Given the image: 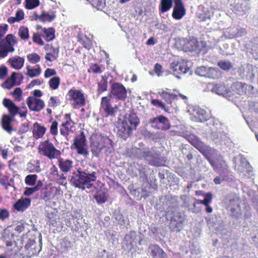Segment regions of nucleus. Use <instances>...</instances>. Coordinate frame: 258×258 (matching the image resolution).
<instances>
[{"instance_id":"19","label":"nucleus","mask_w":258,"mask_h":258,"mask_svg":"<svg viewBox=\"0 0 258 258\" xmlns=\"http://www.w3.org/2000/svg\"><path fill=\"white\" fill-rule=\"evenodd\" d=\"M252 88V87L251 85L241 82L234 83L231 86L232 91L240 95L247 94Z\"/></svg>"},{"instance_id":"23","label":"nucleus","mask_w":258,"mask_h":258,"mask_svg":"<svg viewBox=\"0 0 258 258\" xmlns=\"http://www.w3.org/2000/svg\"><path fill=\"white\" fill-rule=\"evenodd\" d=\"M148 251L152 258H167L166 254L157 245L150 244Z\"/></svg>"},{"instance_id":"29","label":"nucleus","mask_w":258,"mask_h":258,"mask_svg":"<svg viewBox=\"0 0 258 258\" xmlns=\"http://www.w3.org/2000/svg\"><path fill=\"white\" fill-rule=\"evenodd\" d=\"M11 79V83H10L9 79L7 80L4 83L2 84V87L7 88L8 90L11 89L13 87L17 85H19L20 82H17V73L13 72L10 78Z\"/></svg>"},{"instance_id":"56","label":"nucleus","mask_w":258,"mask_h":258,"mask_svg":"<svg viewBox=\"0 0 258 258\" xmlns=\"http://www.w3.org/2000/svg\"><path fill=\"white\" fill-rule=\"evenodd\" d=\"M57 125L58 123L57 121H53L50 127V133L52 135H56L57 134Z\"/></svg>"},{"instance_id":"1","label":"nucleus","mask_w":258,"mask_h":258,"mask_svg":"<svg viewBox=\"0 0 258 258\" xmlns=\"http://www.w3.org/2000/svg\"><path fill=\"white\" fill-rule=\"evenodd\" d=\"M96 179L95 172H90L88 170H78L77 173H74L71 177V182L75 187L84 190L86 188H91L93 186L91 181L96 180Z\"/></svg>"},{"instance_id":"13","label":"nucleus","mask_w":258,"mask_h":258,"mask_svg":"<svg viewBox=\"0 0 258 258\" xmlns=\"http://www.w3.org/2000/svg\"><path fill=\"white\" fill-rule=\"evenodd\" d=\"M186 217L183 214L175 213L171 218L170 227L173 230L179 232L183 227Z\"/></svg>"},{"instance_id":"11","label":"nucleus","mask_w":258,"mask_h":258,"mask_svg":"<svg viewBox=\"0 0 258 258\" xmlns=\"http://www.w3.org/2000/svg\"><path fill=\"white\" fill-rule=\"evenodd\" d=\"M143 158L147 160L150 164L155 166H160L162 165L160 154L153 149H144Z\"/></svg>"},{"instance_id":"42","label":"nucleus","mask_w":258,"mask_h":258,"mask_svg":"<svg viewBox=\"0 0 258 258\" xmlns=\"http://www.w3.org/2000/svg\"><path fill=\"white\" fill-rule=\"evenodd\" d=\"M25 7L28 10H32L39 5V0H25Z\"/></svg>"},{"instance_id":"52","label":"nucleus","mask_w":258,"mask_h":258,"mask_svg":"<svg viewBox=\"0 0 258 258\" xmlns=\"http://www.w3.org/2000/svg\"><path fill=\"white\" fill-rule=\"evenodd\" d=\"M151 103L154 106H158L161 108L162 109H164L165 111H167V110L166 109L165 105L163 103V102L157 99H152L151 100Z\"/></svg>"},{"instance_id":"37","label":"nucleus","mask_w":258,"mask_h":258,"mask_svg":"<svg viewBox=\"0 0 258 258\" xmlns=\"http://www.w3.org/2000/svg\"><path fill=\"white\" fill-rule=\"evenodd\" d=\"M43 31L45 34V37L47 41H51L55 38L54 29L52 27L48 29L44 28Z\"/></svg>"},{"instance_id":"10","label":"nucleus","mask_w":258,"mask_h":258,"mask_svg":"<svg viewBox=\"0 0 258 258\" xmlns=\"http://www.w3.org/2000/svg\"><path fill=\"white\" fill-rule=\"evenodd\" d=\"M187 140L202 154H206L208 151H212V148L205 145L197 136L190 134L186 137Z\"/></svg>"},{"instance_id":"18","label":"nucleus","mask_w":258,"mask_h":258,"mask_svg":"<svg viewBox=\"0 0 258 258\" xmlns=\"http://www.w3.org/2000/svg\"><path fill=\"white\" fill-rule=\"evenodd\" d=\"M212 92H215L219 95L229 98L233 95L232 92L228 86L222 84H217L214 85L211 89Z\"/></svg>"},{"instance_id":"3","label":"nucleus","mask_w":258,"mask_h":258,"mask_svg":"<svg viewBox=\"0 0 258 258\" xmlns=\"http://www.w3.org/2000/svg\"><path fill=\"white\" fill-rule=\"evenodd\" d=\"M176 47L184 51L195 52L199 53L203 47L205 45L203 41L199 42L197 38H192L188 39L187 38H180L176 42Z\"/></svg>"},{"instance_id":"51","label":"nucleus","mask_w":258,"mask_h":258,"mask_svg":"<svg viewBox=\"0 0 258 258\" xmlns=\"http://www.w3.org/2000/svg\"><path fill=\"white\" fill-rule=\"evenodd\" d=\"M207 68L205 66L198 67L196 71V74L200 76L205 77Z\"/></svg>"},{"instance_id":"53","label":"nucleus","mask_w":258,"mask_h":258,"mask_svg":"<svg viewBox=\"0 0 258 258\" xmlns=\"http://www.w3.org/2000/svg\"><path fill=\"white\" fill-rule=\"evenodd\" d=\"M224 132L223 131H215L213 129L212 132V136L214 139H221L223 138Z\"/></svg>"},{"instance_id":"40","label":"nucleus","mask_w":258,"mask_h":258,"mask_svg":"<svg viewBox=\"0 0 258 258\" xmlns=\"http://www.w3.org/2000/svg\"><path fill=\"white\" fill-rule=\"evenodd\" d=\"M38 19L42 22H51L55 18V15L54 14L49 15L45 12H43L41 15L38 16Z\"/></svg>"},{"instance_id":"32","label":"nucleus","mask_w":258,"mask_h":258,"mask_svg":"<svg viewBox=\"0 0 258 258\" xmlns=\"http://www.w3.org/2000/svg\"><path fill=\"white\" fill-rule=\"evenodd\" d=\"M86 141V140L84 133L81 132L79 135L76 136L75 138L73 145L75 146V148L78 147L85 146Z\"/></svg>"},{"instance_id":"50","label":"nucleus","mask_w":258,"mask_h":258,"mask_svg":"<svg viewBox=\"0 0 258 258\" xmlns=\"http://www.w3.org/2000/svg\"><path fill=\"white\" fill-rule=\"evenodd\" d=\"M35 124L37 125L36 135L38 138H41L45 134L46 129L44 126L40 125L38 123Z\"/></svg>"},{"instance_id":"8","label":"nucleus","mask_w":258,"mask_h":258,"mask_svg":"<svg viewBox=\"0 0 258 258\" xmlns=\"http://www.w3.org/2000/svg\"><path fill=\"white\" fill-rule=\"evenodd\" d=\"M126 90L125 87L119 83H113L110 92L107 97H112L118 100H123L126 97Z\"/></svg>"},{"instance_id":"27","label":"nucleus","mask_w":258,"mask_h":258,"mask_svg":"<svg viewBox=\"0 0 258 258\" xmlns=\"http://www.w3.org/2000/svg\"><path fill=\"white\" fill-rule=\"evenodd\" d=\"M123 121L128 123L129 127L133 130H136L137 126L140 123L139 118L138 117L137 114L133 112L128 114V116H126Z\"/></svg>"},{"instance_id":"7","label":"nucleus","mask_w":258,"mask_h":258,"mask_svg":"<svg viewBox=\"0 0 258 258\" xmlns=\"http://www.w3.org/2000/svg\"><path fill=\"white\" fill-rule=\"evenodd\" d=\"M5 40L7 46L0 42V56L2 58L5 57L8 52H14L15 49L13 46L17 43L16 37L11 34H8Z\"/></svg>"},{"instance_id":"4","label":"nucleus","mask_w":258,"mask_h":258,"mask_svg":"<svg viewBox=\"0 0 258 258\" xmlns=\"http://www.w3.org/2000/svg\"><path fill=\"white\" fill-rule=\"evenodd\" d=\"M25 239H27V235H23L21 237V243L23 244L26 243L24 246L25 254L28 257H31L33 255L38 254L41 250L42 247V236L41 234H39V248L36 247L35 240L34 238H30L25 241Z\"/></svg>"},{"instance_id":"45","label":"nucleus","mask_w":258,"mask_h":258,"mask_svg":"<svg viewBox=\"0 0 258 258\" xmlns=\"http://www.w3.org/2000/svg\"><path fill=\"white\" fill-rule=\"evenodd\" d=\"M218 66L224 71H229L233 67L232 63L229 61L226 60H222L218 62Z\"/></svg>"},{"instance_id":"41","label":"nucleus","mask_w":258,"mask_h":258,"mask_svg":"<svg viewBox=\"0 0 258 258\" xmlns=\"http://www.w3.org/2000/svg\"><path fill=\"white\" fill-rule=\"evenodd\" d=\"M212 199V195L210 192L206 193L204 196V199L203 200H196L197 204H203L205 206H207L211 202Z\"/></svg>"},{"instance_id":"36","label":"nucleus","mask_w":258,"mask_h":258,"mask_svg":"<svg viewBox=\"0 0 258 258\" xmlns=\"http://www.w3.org/2000/svg\"><path fill=\"white\" fill-rule=\"evenodd\" d=\"M159 94L169 104H171L172 101L177 96L176 94H170L166 91H163L162 93H159Z\"/></svg>"},{"instance_id":"62","label":"nucleus","mask_w":258,"mask_h":258,"mask_svg":"<svg viewBox=\"0 0 258 258\" xmlns=\"http://www.w3.org/2000/svg\"><path fill=\"white\" fill-rule=\"evenodd\" d=\"M181 153L183 156H185L187 154L189 153L191 151H195L193 148L185 146L183 147L181 149Z\"/></svg>"},{"instance_id":"31","label":"nucleus","mask_w":258,"mask_h":258,"mask_svg":"<svg viewBox=\"0 0 258 258\" xmlns=\"http://www.w3.org/2000/svg\"><path fill=\"white\" fill-rule=\"evenodd\" d=\"M9 62L13 68L16 70H20L24 65V59L20 56H17L9 58Z\"/></svg>"},{"instance_id":"30","label":"nucleus","mask_w":258,"mask_h":258,"mask_svg":"<svg viewBox=\"0 0 258 258\" xmlns=\"http://www.w3.org/2000/svg\"><path fill=\"white\" fill-rule=\"evenodd\" d=\"M58 166L62 172L67 173L73 167V162L69 159H58Z\"/></svg>"},{"instance_id":"46","label":"nucleus","mask_w":258,"mask_h":258,"mask_svg":"<svg viewBox=\"0 0 258 258\" xmlns=\"http://www.w3.org/2000/svg\"><path fill=\"white\" fill-rule=\"evenodd\" d=\"M60 83V79L58 77H54L51 78L49 81V85L50 87L53 89H56Z\"/></svg>"},{"instance_id":"16","label":"nucleus","mask_w":258,"mask_h":258,"mask_svg":"<svg viewBox=\"0 0 258 258\" xmlns=\"http://www.w3.org/2000/svg\"><path fill=\"white\" fill-rule=\"evenodd\" d=\"M109 97L105 96L101 98V107L104 110L107 115L114 116L117 112L118 107L116 105L112 107L110 103V99Z\"/></svg>"},{"instance_id":"15","label":"nucleus","mask_w":258,"mask_h":258,"mask_svg":"<svg viewBox=\"0 0 258 258\" xmlns=\"http://www.w3.org/2000/svg\"><path fill=\"white\" fill-rule=\"evenodd\" d=\"M133 130L129 127V124L126 122L122 121L121 122L117 123L115 132L116 133L118 137L122 138L123 140L130 136L131 132Z\"/></svg>"},{"instance_id":"63","label":"nucleus","mask_w":258,"mask_h":258,"mask_svg":"<svg viewBox=\"0 0 258 258\" xmlns=\"http://www.w3.org/2000/svg\"><path fill=\"white\" fill-rule=\"evenodd\" d=\"M9 216V212L4 209H2L1 211H0V219L1 220H4L6 218H8Z\"/></svg>"},{"instance_id":"39","label":"nucleus","mask_w":258,"mask_h":258,"mask_svg":"<svg viewBox=\"0 0 258 258\" xmlns=\"http://www.w3.org/2000/svg\"><path fill=\"white\" fill-rule=\"evenodd\" d=\"M172 5V0H161L160 10L162 13L168 11Z\"/></svg>"},{"instance_id":"43","label":"nucleus","mask_w":258,"mask_h":258,"mask_svg":"<svg viewBox=\"0 0 258 258\" xmlns=\"http://www.w3.org/2000/svg\"><path fill=\"white\" fill-rule=\"evenodd\" d=\"M98 91L99 93L101 92H104L106 91L107 89V81L104 77L102 76L101 81L98 83Z\"/></svg>"},{"instance_id":"28","label":"nucleus","mask_w":258,"mask_h":258,"mask_svg":"<svg viewBox=\"0 0 258 258\" xmlns=\"http://www.w3.org/2000/svg\"><path fill=\"white\" fill-rule=\"evenodd\" d=\"M31 200L29 198H21L14 205L15 209L18 211H24L30 205Z\"/></svg>"},{"instance_id":"26","label":"nucleus","mask_w":258,"mask_h":258,"mask_svg":"<svg viewBox=\"0 0 258 258\" xmlns=\"http://www.w3.org/2000/svg\"><path fill=\"white\" fill-rule=\"evenodd\" d=\"M136 233L135 231H131L125 235L124 238V244L128 250H131L136 244Z\"/></svg>"},{"instance_id":"57","label":"nucleus","mask_w":258,"mask_h":258,"mask_svg":"<svg viewBox=\"0 0 258 258\" xmlns=\"http://www.w3.org/2000/svg\"><path fill=\"white\" fill-rule=\"evenodd\" d=\"M33 41L40 45H44V42L41 39L39 34L34 33L33 36Z\"/></svg>"},{"instance_id":"34","label":"nucleus","mask_w":258,"mask_h":258,"mask_svg":"<svg viewBox=\"0 0 258 258\" xmlns=\"http://www.w3.org/2000/svg\"><path fill=\"white\" fill-rule=\"evenodd\" d=\"M27 73L26 75L31 78L37 77L41 74V70L39 65H36L34 68H31L30 66L27 67Z\"/></svg>"},{"instance_id":"61","label":"nucleus","mask_w":258,"mask_h":258,"mask_svg":"<svg viewBox=\"0 0 258 258\" xmlns=\"http://www.w3.org/2000/svg\"><path fill=\"white\" fill-rule=\"evenodd\" d=\"M88 71L94 73H99L101 72L100 68L96 64L91 66Z\"/></svg>"},{"instance_id":"44","label":"nucleus","mask_w":258,"mask_h":258,"mask_svg":"<svg viewBox=\"0 0 258 258\" xmlns=\"http://www.w3.org/2000/svg\"><path fill=\"white\" fill-rule=\"evenodd\" d=\"M37 178L36 174H30L26 176L25 182L28 185H34Z\"/></svg>"},{"instance_id":"60","label":"nucleus","mask_w":258,"mask_h":258,"mask_svg":"<svg viewBox=\"0 0 258 258\" xmlns=\"http://www.w3.org/2000/svg\"><path fill=\"white\" fill-rule=\"evenodd\" d=\"M8 69L6 67L2 66L0 67V79H3L7 75Z\"/></svg>"},{"instance_id":"22","label":"nucleus","mask_w":258,"mask_h":258,"mask_svg":"<svg viewBox=\"0 0 258 258\" xmlns=\"http://www.w3.org/2000/svg\"><path fill=\"white\" fill-rule=\"evenodd\" d=\"M17 236L14 233L10 232L8 230H4L2 234V239L5 242L7 247L17 246V243L15 240V237Z\"/></svg>"},{"instance_id":"21","label":"nucleus","mask_w":258,"mask_h":258,"mask_svg":"<svg viewBox=\"0 0 258 258\" xmlns=\"http://www.w3.org/2000/svg\"><path fill=\"white\" fill-rule=\"evenodd\" d=\"M69 95L74 100L73 105L74 108L78 106H83L85 104V99L83 94L79 90L70 91Z\"/></svg>"},{"instance_id":"25","label":"nucleus","mask_w":258,"mask_h":258,"mask_svg":"<svg viewBox=\"0 0 258 258\" xmlns=\"http://www.w3.org/2000/svg\"><path fill=\"white\" fill-rule=\"evenodd\" d=\"M14 117L10 116L8 114H4L3 115L1 124L3 128L9 133H11L13 131V127L11 123L14 121Z\"/></svg>"},{"instance_id":"12","label":"nucleus","mask_w":258,"mask_h":258,"mask_svg":"<svg viewBox=\"0 0 258 258\" xmlns=\"http://www.w3.org/2000/svg\"><path fill=\"white\" fill-rule=\"evenodd\" d=\"M228 208L231 216L238 218L241 215L240 200L236 196H232L229 198Z\"/></svg>"},{"instance_id":"9","label":"nucleus","mask_w":258,"mask_h":258,"mask_svg":"<svg viewBox=\"0 0 258 258\" xmlns=\"http://www.w3.org/2000/svg\"><path fill=\"white\" fill-rule=\"evenodd\" d=\"M147 123L151 124L152 127L158 130H167L170 128L168 118L163 115L151 118L147 121Z\"/></svg>"},{"instance_id":"5","label":"nucleus","mask_w":258,"mask_h":258,"mask_svg":"<svg viewBox=\"0 0 258 258\" xmlns=\"http://www.w3.org/2000/svg\"><path fill=\"white\" fill-rule=\"evenodd\" d=\"M235 168L239 175L242 177L248 178L254 175L252 166L242 156L239 159V163L235 165Z\"/></svg>"},{"instance_id":"35","label":"nucleus","mask_w":258,"mask_h":258,"mask_svg":"<svg viewBox=\"0 0 258 258\" xmlns=\"http://www.w3.org/2000/svg\"><path fill=\"white\" fill-rule=\"evenodd\" d=\"M144 149H141L138 148L134 147L131 149L130 152L128 153L131 157H135L138 159H141L143 158V153Z\"/></svg>"},{"instance_id":"54","label":"nucleus","mask_w":258,"mask_h":258,"mask_svg":"<svg viewBox=\"0 0 258 258\" xmlns=\"http://www.w3.org/2000/svg\"><path fill=\"white\" fill-rule=\"evenodd\" d=\"M115 218L118 224L123 225L124 224V218L122 214L119 212H116L114 214Z\"/></svg>"},{"instance_id":"59","label":"nucleus","mask_w":258,"mask_h":258,"mask_svg":"<svg viewBox=\"0 0 258 258\" xmlns=\"http://www.w3.org/2000/svg\"><path fill=\"white\" fill-rule=\"evenodd\" d=\"M94 5H96L98 9H102L105 6V0H97L93 2Z\"/></svg>"},{"instance_id":"24","label":"nucleus","mask_w":258,"mask_h":258,"mask_svg":"<svg viewBox=\"0 0 258 258\" xmlns=\"http://www.w3.org/2000/svg\"><path fill=\"white\" fill-rule=\"evenodd\" d=\"M3 104L8 109L10 116L15 117V116L19 113L20 108L11 99L8 98L4 99Z\"/></svg>"},{"instance_id":"6","label":"nucleus","mask_w":258,"mask_h":258,"mask_svg":"<svg viewBox=\"0 0 258 258\" xmlns=\"http://www.w3.org/2000/svg\"><path fill=\"white\" fill-rule=\"evenodd\" d=\"M39 152L51 159L60 155V152L57 150L53 145L48 141L41 143L39 147Z\"/></svg>"},{"instance_id":"49","label":"nucleus","mask_w":258,"mask_h":258,"mask_svg":"<svg viewBox=\"0 0 258 258\" xmlns=\"http://www.w3.org/2000/svg\"><path fill=\"white\" fill-rule=\"evenodd\" d=\"M27 59L30 62L35 63L40 61V58L38 54L33 53L27 55Z\"/></svg>"},{"instance_id":"64","label":"nucleus","mask_w":258,"mask_h":258,"mask_svg":"<svg viewBox=\"0 0 258 258\" xmlns=\"http://www.w3.org/2000/svg\"><path fill=\"white\" fill-rule=\"evenodd\" d=\"M249 106L255 112L258 113V101L255 102H250L249 103Z\"/></svg>"},{"instance_id":"38","label":"nucleus","mask_w":258,"mask_h":258,"mask_svg":"<svg viewBox=\"0 0 258 258\" xmlns=\"http://www.w3.org/2000/svg\"><path fill=\"white\" fill-rule=\"evenodd\" d=\"M18 35L23 40H27L29 37V30L27 27L21 26L19 28Z\"/></svg>"},{"instance_id":"2","label":"nucleus","mask_w":258,"mask_h":258,"mask_svg":"<svg viewBox=\"0 0 258 258\" xmlns=\"http://www.w3.org/2000/svg\"><path fill=\"white\" fill-rule=\"evenodd\" d=\"M91 151L94 156L98 157L103 149L109 153L111 152L112 141L101 134H96L91 139Z\"/></svg>"},{"instance_id":"20","label":"nucleus","mask_w":258,"mask_h":258,"mask_svg":"<svg viewBox=\"0 0 258 258\" xmlns=\"http://www.w3.org/2000/svg\"><path fill=\"white\" fill-rule=\"evenodd\" d=\"M174 2L175 6L172 15L174 19L179 20L185 14V10L182 3L181 0H174Z\"/></svg>"},{"instance_id":"17","label":"nucleus","mask_w":258,"mask_h":258,"mask_svg":"<svg viewBox=\"0 0 258 258\" xmlns=\"http://www.w3.org/2000/svg\"><path fill=\"white\" fill-rule=\"evenodd\" d=\"M27 104L31 110L36 112L40 111L43 109L45 105L42 100L31 96L27 98Z\"/></svg>"},{"instance_id":"33","label":"nucleus","mask_w":258,"mask_h":258,"mask_svg":"<svg viewBox=\"0 0 258 258\" xmlns=\"http://www.w3.org/2000/svg\"><path fill=\"white\" fill-rule=\"evenodd\" d=\"M220 75V71L217 68L207 67L206 78L216 79Z\"/></svg>"},{"instance_id":"48","label":"nucleus","mask_w":258,"mask_h":258,"mask_svg":"<svg viewBox=\"0 0 258 258\" xmlns=\"http://www.w3.org/2000/svg\"><path fill=\"white\" fill-rule=\"evenodd\" d=\"M94 198L99 204H103L107 201V198L103 193H97L94 196Z\"/></svg>"},{"instance_id":"14","label":"nucleus","mask_w":258,"mask_h":258,"mask_svg":"<svg viewBox=\"0 0 258 258\" xmlns=\"http://www.w3.org/2000/svg\"><path fill=\"white\" fill-rule=\"evenodd\" d=\"M188 112L194 116L198 121L204 122L208 119V115L206 111L198 106H190Z\"/></svg>"},{"instance_id":"58","label":"nucleus","mask_w":258,"mask_h":258,"mask_svg":"<svg viewBox=\"0 0 258 258\" xmlns=\"http://www.w3.org/2000/svg\"><path fill=\"white\" fill-rule=\"evenodd\" d=\"M56 74V72L55 70L48 68L45 70L44 77L46 78L50 77L55 76Z\"/></svg>"},{"instance_id":"47","label":"nucleus","mask_w":258,"mask_h":258,"mask_svg":"<svg viewBox=\"0 0 258 258\" xmlns=\"http://www.w3.org/2000/svg\"><path fill=\"white\" fill-rule=\"evenodd\" d=\"M236 8L237 9L238 11H239L240 15H243L245 14L246 12L249 10V7L248 6V4L245 2L240 5H237L236 7Z\"/></svg>"},{"instance_id":"55","label":"nucleus","mask_w":258,"mask_h":258,"mask_svg":"<svg viewBox=\"0 0 258 258\" xmlns=\"http://www.w3.org/2000/svg\"><path fill=\"white\" fill-rule=\"evenodd\" d=\"M76 149L77 150V152L79 154L83 155L85 157L89 155V152L85 148V146L78 147L76 148Z\"/></svg>"}]
</instances>
